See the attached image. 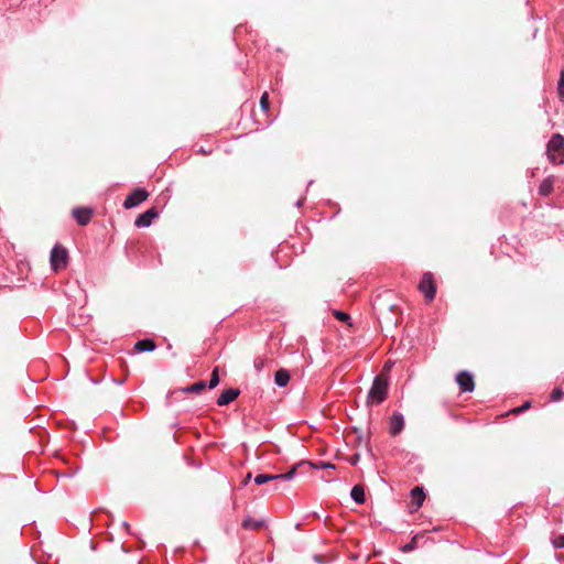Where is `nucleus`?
<instances>
[{
	"instance_id": "1",
	"label": "nucleus",
	"mask_w": 564,
	"mask_h": 564,
	"mask_svg": "<svg viewBox=\"0 0 564 564\" xmlns=\"http://www.w3.org/2000/svg\"><path fill=\"white\" fill-rule=\"evenodd\" d=\"M388 394V380L383 376H376L368 392V400L380 404Z\"/></svg>"
},
{
	"instance_id": "2",
	"label": "nucleus",
	"mask_w": 564,
	"mask_h": 564,
	"mask_svg": "<svg viewBox=\"0 0 564 564\" xmlns=\"http://www.w3.org/2000/svg\"><path fill=\"white\" fill-rule=\"evenodd\" d=\"M50 262L53 271L58 272L61 270H64L68 263V252L66 248L56 243L52 248Z\"/></svg>"
},
{
	"instance_id": "3",
	"label": "nucleus",
	"mask_w": 564,
	"mask_h": 564,
	"mask_svg": "<svg viewBox=\"0 0 564 564\" xmlns=\"http://www.w3.org/2000/svg\"><path fill=\"white\" fill-rule=\"evenodd\" d=\"M419 290L424 294L426 301L431 302L436 295V285L431 272H425L420 280Z\"/></svg>"
},
{
	"instance_id": "4",
	"label": "nucleus",
	"mask_w": 564,
	"mask_h": 564,
	"mask_svg": "<svg viewBox=\"0 0 564 564\" xmlns=\"http://www.w3.org/2000/svg\"><path fill=\"white\" fill-rule=\"evenodd\" d=\"M149 196V193L141 187L134 188L124 199L123 207L131 209L143 203Z\"/></svg>"
},
{
	"instance_id": "5",
	"label": "nucleus",
	"mask_w": 564,
	"mask_h": 564,
	"mask_svg": "<svg viewBox=\"0 0 564 564\" xmlns=\"http://www.w3.org/2000/svg\"><path fill=\"white\" fill-rule=\"evenodd\" d=\"M456 382L462 392H471L475 389L474 376L466 370L457 373Z\"/></svg>"
},
{
	"instance_id": "6",
	"label": "nucleus",
	"mask_w": 564,
	"mask_h": 564,
	"mask_svg": "<svg viewBox=\"0 0 564 564\" xmlns=\"http://www.w3.org/2000/svg\"><path fill=\"white\" fill-rule=\"evenodd\" d=\"M159 216V213L155 208H150L145 210L144 213L140 214L135 220L134 226L138 228H147L150 227L152 224V220Z\"/></svg>"
},
{
	"instance_id": "7",
	"label": "nucleus",
	"mask_w": 564,
	"mask_h": 564,
	"mask_svg": "<svg viewBox=\"0 0 564 564\" xmlns=\"http://www.w3.org/2000/svg\"><path fill=\"white\" fill-rule=\"evenodd\" d=\"M564 150V137L560 133H555L552 135L551 140L547 142V158L552 162L553 154Z\"/></svg>"
},
{
	"instance_id": "8",
	"label": "nucleus",
	"mask_w": 564,
	"mask_h": 564,
	"mask_svg": "<svg viewBox=\"0 0 564 564\" xmlns=\"http://www.w3.org/2000/svg\"><path fill=\"white\" fill-rule=\"evenodd\" d=\"M72 214L78 223V225L86 226L91 219L93 209L86 207H75L72 210Z\"/></svg>"
},
{
	"instance_id": "9",
	"label": "nucleus",
	"mask_w": 564,
	"mask_h": 564,
	"mask_svg": "<svg viewBox=\"0 0 564 564\" xmlns=\"http://www.w3.org/2000/svg\"><path fill=\"white\" fill-rule=\"evenodd\" d=\"M240 394V390L236 388H229L224 390L217 399V404L219 406L228 405L232 401H235Z\"/></svg>"
},
{
	"instance_id": "10",
	"label": "nucleus",
	"mask_w": 564,
	"mask_h": 564,
	"mask_svg": "<svg viewBox=\"0 0 564 564\" xmlns=\"http://www.w3.org/2000/svg\"><path fill=\"white\" fill-rule=\"evenodd\" d=\"M404 427V417L401 413H393L390 417L389 430L391 435H398Z\"/></svg>"
},
{
	"instance_id": "11",
	"label": "nucleus",
	"mask_w": 564,
	"mask_h": 564,
	"mask_svg": "<svg viewBox=\"0 0 564 564\" xmlns=\"http://www.w3.org/2000/svg\"><path fill=\"white\" fill-rule=\"evenodd\" d=\"M553 188H554V177L549 176L541 182V184L539 186V194L541 196L546 197L553 192Z\"/></svg>"
},
{
	"instance_id": "12",
	"label": "nucleus",
	"mask_w": 564,
	"mask_h": 564,
	"mask_svg": "<svg viewBox=\"0 0 564 564\" xmlns=\"http://www.w3.org/2000/svg\"><path fill=\"white\" fill-rule=\"evenodd\" d=\"M155 348V343L153 341V339L150 338L138 340L134 344V349L138 350L139 352L153 351Z\"/></svg>"
},
{
	"instance_id": "13",
	"label": "nucleus",
	"mask_w": 564,
	"mask_h": 564,
	"mask_svg": "<svg viewBox=\"0 0 564 564\" xmlns=\"http://www.w3.org/2000/svg\"><path fill=\"white\" fill-rule=\"evenodd\" d=\"M411 498H412V503L415 505V508H420L423 502H424V499H425V492H424V489L422 487H414L412 490H411Z\"/></svg>"
},
{
	"instance_id": "14",
	"label": "nucleus",
	"mask_w": 564,
	"mask_h": 564,
	"mask_svg": "<svg viewBox=\"0 0 564 564\" xmlns=\"http://www.w3.org/2000/svg\"><path fill=\"white\" fill-rule=\"evenodd\" d=\"M306 464H308V462L302 460L299 464L294 465L289 471H286L284 474L275 475L276 480H291V479H293L295 477L297 468H300L302 466H306Z\"/></svg>"
},
{
	"instance_id": "15",
	"label": "nucleus",
	"mask_w": 564,
	"mask_h": 564,
	"mask_svg": "<svg viewBox=\"0 0 564 564\" xmlns=\"http://www.w3.org/2000/svg\"><path fill=\"white\" fill-rule=\"evenodd\" d=\"M290 381V372L286 369H280L274 375V382L278 387H285Z\"/></svg>"
},
{
	"instance_id": "16",
	"label": "nucleus",
	"mask_w": 564,
	"mask_h": 564,
	"mask_svg": "<svg viewBox=\"0 0 564 564\" xmlns=\"http://www.w3.org/2000/svg\"><path fill=\"white\" fill-rule=\"evenodd\" d=\"M350 497L356 503H364L365 498V489L361 485H355L350 490Z\"/></svg>"
},
{
	"instance_id": "17",
	"label": "nucleus",
	"mask_w": 564,
	"mask_h": 564,
	"mask_svg": "<svg viewBox=\"0 0 564 564\" xmlns=\"http://www.w3.org/2000/svg\"><path fill=\"white\" fill-rule=\"evenodd\" d=\"M241 525L243 529H247V530H256V529H260L261 527H263L264 521L261 519L258 520V519H253L251 517H247L243 519Z\"/></svg>"
},
{
	"instance_id": "18",
	"label": "nucleus",
	"mask_w": 564,
	"mask_h": 564,
	"mask_svg": "<svg viewBox=\"0 0 564 564\" xmlns=\"http://www.w3.org/2000/svg\"><path fill=\"white\" fill-rule=\"evenodd\" d=\"M206 387H207V383L205 381L200 380L191 386L183 388L182 391L184 393H200L202 391H204L206 389Z\"/></svg>"
},
{
	"instance_id": "19",
	"label": "nucleus",
	"mask_w": 564,
	"mask_h": 564,
	"mask_svg": "<svg viewBox=\"0 0 564 564\" xmlns=\"http://www.w3.org/2000/svg\"><path fill=\"white\" fill-rule=\"evenodd\" d=\"M272 480H276V477L275 475H269V474H258L256 477H254V482L257 485H264L269 481H272Z\"/></svg>"
},
{
	"instance_id": "20",
	"label": "nucleus",
	"mask_w": 564,
	"mask_h": 564,
	"mask_svg": "<svg viewBox=\"0 0 564 564\" xmlns=\"http://www.w3.org/2000/svg\"><path fill=\"white\" fill-rule=\"evenodd\" d=\"M219 383V375H218V367L214 368L212 375H210V379H209V382H208V388L209 389H214L215 387H217Z\"/></svg>"
},
{
	"instance_id": "21",
	"label": "nucleus",
	"mask_w": 564,
	"mask_h": 564,
	"mask_svg": "<svg viewBox=\"0 0 564 564\" xmlns=\"http://www.w3.org/2000/svg\"><path fill=\"white\" fill-rule=\"evenodd\" d=\"M417 536H413L409 543L402 546V552L410 553L416 549Z\"/></svg>"
},
{
	"instance_id": "22",
	"label": "nucleus",
	"mask_w": 564,
	"mask_h": 564,
	"mask_svg": "<svg viewBox=\"0 0 564 564\" xmlns=\"http://www.w3.org/2000/svg\"><path fill=\"white\" fill-rule=\"evenodd\" d=\"M260 107L263 111H268L269 110V107H270V101H269V95L268 93H263L261 98H260Z\"/></svg>"
},
{
	"instance_id": "23",
	"label": "nucleus",
	"mask_w": 564,
	"mask_h": 564,
	"mask_svg": "<svg viewBox=\"0 0 564 564\" xmlns=\"http://www.w3.org/2000/svg\"><path fill=\"white\" fill-rule=\"evenodd\" d=\"M333 315L340 322H348L350 319L349 314L343 311L335 310Z\"/></svg>"
},
{
	"instance_id": "24",
	"label": "nucleus",
	"mask_w": 564,
	"mask_h": 564,
	"mask_svg": "<svg viewBox=\"0 0 564 564\" xmlns=\"http://www.w3.org/2000/svg\"><path fill=\"white\" fill-rule=\"evenodd\" d=\"M557 93L561 99H564V70L561 72V76L557 83Z\"/></svg>"
},
{
	"instance_id": "25",
	"label": "nucleus",
	"mask_w": 564,
	"mask_h": 564,
	"mask_svg": "<svg viewBox=\"0 0 564 564\" xmlns=\"http://www.w3.org/2000/svg\"><path fill=\"white\" fill-rule=\"evenodd\" d=\"M552 544L555 549H564V534H560L552 540Z\"/></svg>"
},
{
	"instance_id": "26",
	"label": "nucleus",
	"mask_w": 564,
	"mask_h": 564,
	"mask_svg": "<svg viewBox=\"0 0 564 564\" xmlns=\"http://www.w3.org/2000/svg\"><path fill=\"white\" fill-rule=\"evenodd\" d=\"M265 366V360L261 357H258L254 359L253 361V367L256 369L257 372H261L262 369L264 368Z\"/></svg>"
},
{
	"instance_id": "27",
	"label": "nucleus",
	"mask_w": 564,
	"mask_h": 564,
	"mask_svg": "<svg viewBox=\"0 0 564 564\" xmlns=\"http://www.w3.org/2000/svg\"><path fill=\"white\" fill-rule=\"evenodd\" d=\"M562 397H563V391L560 388L554 389L550 395L551 401H553V402L560 401L562 399Z\"/></svg>"
},
{
	"instance_id": "28",
	"label": "nucleus",
	"mask_w": 564,
	"mask_h": 564,
	"mask_svg": "<svg viewBox=\"0 0 564 564\" xmlns=\"http://www.w3.org/2000/svg\"><path fill=\"white\" fill-rule=\"evenodd\" d=\"M307 465L310 467L316 468V469H325V468H333L334 467L330 463H326V462H319L318 464L308 463Z\"/></svg>"
},
{
	"instance_id": "29",
	"label": "nucleus",
	"mask_w": 564,
	"mask_h": 564,
	"mask_svg": "<svg viewBox=\"0 0 564 564\" xmlns=\"http://www.w3.org/2000/svg\"><path fill=\"white\" fill-rule=\"evenodd\" d=\"M553 164H564V149H563V158H557L556 154L552 156Z\"/></svg>"
},
{
	"instance_id": "30",
	"label": "nucleus",
	"mask_w": 564,
	"mask_h": 564,
	"mask_svg": "<svg viewBox=\"0 0 564 564\" xmlns=\"http://www.w3.org/2000/svg\"><path fill=\"white\" fill-rule=\"evenodd\" d=\"M530 405H531L530 402H524L521 406L514 409L513 411L516 413H521V412L528 410L530 408Z\"/></svg>"
},
{
	"instance_id": "31",
	"label": "nucleus",
	"mask_w": 564,
	"mask_h": 564,
	"mask_svg": "<svg viewBox=\"0 0 564 564\" xmlns=\"http://www.w3.org/2000/svg\"><path fill=\"white\" fill-rule=\"evenodd\" d=\"M304 198H300L296 200L295 206L301 207L303 205Z\"/></svg>"
},
{
	"instance_id": "32",
	"label": "nucleus",
	"mask_w": 564,
	"mask_h": 564,
	"mask_svg": "<svg viewBox=\"0 0 564 564\" xmlns=\"http://www.w3.org/2000/svg\"><path fill=\"white\" fill-rule=\"evenodd\" d=\"M556 156L557 158H563V150H561L560 152H556Z\"/></svg>"
},
{
	"instance_id": "33",
	"label": "nucleus",
	"mask_w": 564,
	"mask_h": 564,
	"mask_svg": "<svg viewBox=\"0 0 564 564\" xmlns=\"http://www.w3.org/2000/svg\"><path fill=\"white\" fill-rule=\"evenodd\" d=\"M250 478H251V474H248L245 482H247Z\"/></svg>"
},
{
	"instance_id": "34",
	"label": "nucleus",
	"mask_w": 564,
	"mask_h": 564,
	"mask_svg": "<svg viewBox=\"0 0 564 564\" xmlns=\"http://www.w3.org/2000/svg\"><path fill=\"white\" fill-rule=\"evenodd\" d=\"M123 382H124L123 380H117L116 381V383H118V384H123Z\"/></svg>"
},
{
	"instance_id": "35",
	"label": "nucleus",
	"mask_w": 564,
	"mask_h": 564,
	"mask_svg": "<svg viewBox=\"0 0 564 564\" xmlns=\"http://www.w3.org/2000/svg\"><path fill=\"white\" fill-rule=\"evenodd\" d=\"M123 525H124L126 528H129L128 522H123Z\"/></svg>"
}]
</instances>
